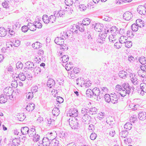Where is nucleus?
<instances>
[{"label":"nucleus","mask_w":146,"mask_h":146,"mask_svg":"<svg viewBox=\"0 0 146 146\" xmlns=\"http://www.w3.org/2000/svg\"><path fill=\"white\" fill-rule=\"evenodd\" d=\"M115 89L120 92V94L122 97H124L127 94L131 95L133 94L135 89L133 87L130 86L127 83H123L122 86L117 85Z\"/></svg>","instance_id":"1"},{"label":"nucleus","mask_w":146,"mask_h":146,"mask_svg":"<svg viewBox=\"0 0 146 146\" xmlns=\"http://www.w3.org/2000/svg\"><path fill=\"white\" fill-rule=\"evenodd\" d=\"M88 111V109L84 108H82V109L81 112L82 115V119L83 122H85L87 121L89 122L91 119V116L87 114Z\"/></svg>","instance_id":"2"},{"label":"nucleus","mask_w":146,"mask_h":146,"mask_svg":"<svg viewBox=\"0 0 146 146\" xmlns=\"http://www.w3.org/2000/svg\"><path fill=\"white\" fill-rule=\"evenodd\" d=\"M69 122L70 126L72 129H78L80 127L79 121L76 117H74L72 119H69Z\"/></svg>","instance_id":"3"},{"label":"nucleus","mask_w":146,"mask_h":146,"mask_svg":"<svg viewBox=\"0 0 146 146\" xmlns=\"http://www.w3.org/2000/svg\"><path fill=\"white\" fill-rule=\"evenodd\" d=\"M93 92V96L96 97V100L99 101L102 96H103L101 94L100 92L99 89L97 88H95L92 90Z\"/></svg>","instance_id":"4"},{"label":"nucleus","mask_w":146,"mask_h":146,"mask_svg":"<svg viewBox=\"0 0 146 146\" xmlns=\"http://www.w3.org/2000/svg\"><path fill=\"white\" fill-rule=\"evenodd\" d=\"M14 90L11 87H7L5 88L4 90V93L5 94V95L7 97L12 96L13 92Z\"/></svg>","instance_id":"5"},{"label":"nucleus","mask_w":146,"mask_h":146,"mask_svg":"<svg viewBox=\"0 0 146 146\" xmlns=\"http://www.w3.org/2000/svg\"><path fill=\"white\" fill-rule=\"evenodd\" d=\"M137 11L141 14L145 15L146 14V3L144 5H139L137 9Z\"/></svg>","instance_id":"6"},{"label":"nucleus","mask_w":146,"mask_h":146,"mask_svg":"<svg viewBox=\"0 0 146 146\" xmlns=\"http://www.w3.org/2000/svg\"><path fill=\"white\" fill-rule=\"evenodd\" d=\"M69 114L70 116L77 118L78 112L77 109L72 108L69 111Z\"/></svg>","instance_id":"7"},{"label":"nucleus","mask_w":146,"mask_h":146,"mask_svg":"<svg viewBox=\"0 0 146 146\" xmlns=\"http://www.w3.org/2000/svg\"><path fill=\"white\" fill-rule=\"evenodd\" d=\"M51 139H49L47 137H44L42 140V144L44 146H50Z\"/></svg>","instance_id":"8"},{"label":"nucleus","mask_w":146,"mask_h":146,"mask_svg":"<svg viewBox=\"0 0 146 146\" xmlns=\"http://www.w3.org/2000/svg\"><path fill=\"white\" fill-rule=\"evenodd\" d=\"M133 17L132 14L131 13L129 12H126L123 15V18L127 21L130 20Z\"/></svg>","instance_id":"9"},{"label":"nucleus","mask_w":146,"mask_h":146,"mask_svg":"<svg viewBox=\"0 0 146 146\" xmlns=\"http://www.w3.org/2000/svg\"><path fill=\"white\" fill-rule=\"evenodd\" d=\"M103 27V25L100 23H96L94 27L95 31L98 32H101Z\"/></svg>","instance_id":"10"},{"label":"nucleus","mask_w":146,"mask_h":146,"mask_svg":"<svg viewBox=\"0 0 146 146\" xmlns=\"http://www.w3.org/2000/svg\"><path fill=\"white\" fill-rule=\"evenodd\" d=\"M84 25L82 23H77V26L76 27V29H79V30L81 32H83L85 30Z\"/></svg>","instance_id":"11"},{"label":"nucleus","mask_w":146,"mask_h":146,"mask_svg":"<svg viewBox=\"0 0 146 146\" xmlns=\"http://www.w3.org/2000/svg\"><path fill=\"white\" fill-rule=\"evenodd\" d=\"M138 75L140 77L144 78L146 77V70L144 69L143 70H139L137 72Z\"/></svg>","instance_id":"12"},{"label":"nucleus","mask_w":146,"mask_h":146,"mask_svg":"<svg viewBox=\"0 0 146 146\" xmlns=\"http://www.w3.org/2000/svg\"><path fill=\"white\" fill-rule=\"evenodd\" d=\"M26 68L31 70H32L34 68V63L30 61H29L25 63Z\"/></svg>","instance_id":"13"},{"label":"nucleus","mask_w":146,"mask_h":146,"mask_svg":"<svg viewBox=\"0 0 146 146\" xmlns=\"http://www.w3.org/2000/svg\"><path fill=\"white\" fill-rule=\"evenodd\" d=\"M64 40L61 37H57L55 38L54 40V42L57 44L62 45V43H64Z\"/></svg>","instance_id":"14"},{"label":"nucleus","mask_w":146,"mask_h":146,"mask_svg":"<svg viewBox=\"0 0 146 146\" xmlns=\"http://www.w3.org/2000/svg\"><path fill=\"white\" fill-rule=\"evenodd\" d=\"M36 131L34 127L29 129L28 135L29 137H33L36 135Z\"/></svg>","instance_id":"15"},{"label":"nucleus","mask_w":146,"mask_h":146,"mask_svg":"<svg viewBox=\"0 0 146 146\" xmlns=\"http://www.w3.org/2000/svg\"><path fill=\"white\" fill-rule=\"evenodd\" d=\"M55 81L52 79H49L47 83V86L49 88H51L53 86L55 85Z\"/></svg>","instance_id":"16"},{"label":"nucleus","mask_w":146,"mask_h":146,"mask_svg":"<svg viewBox=\"0 0 146 146\" xmlns=\"http://www.w3.org/2000/svg\"><path fill=\"white\" fill-rule=\"evenodd\" d=\"M8 97L5 94H1L0 96V103L4 104L6 102L8 99Z\"/></svg>","instance_id":"17"},{"label":"nucleus","mask_w":146,"mask_h":146,"mask_svg":"<svg viewBox=\"0 0 146 146\" xmlns=\"http://www.w3.org/2000/svg\"><path fill=\"white\" fill-rule=\"evenodd\" d=\"M138 117L141 120L145 119L146 118V113L144 111H140L138 114Z\"/></svg>","instance_id":"18"},{"label":"nucleus","mask_w":146,"mask_h":146,"mask_svg":"<svg viewBox=\"0 0 146 146\" xmlns=\"http://www.w3.org/2000/svg\"><path fill=\"white\" fill-rule=\"evenodd\" d=\"M56 11H54V15H51L49 17L48 20H49V23H53L55 21L56 19Z\"/></svg>","instance_id":"19"},{"label":"nucleus","mask_w":146,"mask_h":146,"mask_svg":"<svg viewBox=\"0 0 146 146\" xmlns=\"http://www.w3.org/2000/svg\"><path fill=\"white\" fill-rule=\"evenodd\" d=\"M35 105L33 103H29L27 104L26 107V109L29 111H32L34 110Z\"/></svg>","instance_id":"20"},{"label":"nucleus","mask_w":146,"mask_h":146,"mask_svg":"<svg viewBox=\"0 0 146 146\" xmlns=\"http://www.w3.org/2000/svg\"><path fill=\"white\" fill-rule=\"evenodd\" d=\"M118 74L120 77L123 78H125L127 77L128 75L127 73L123 70L120 71Z\"/></svg>","instance_id":"21"},{"label":"nucleus","mask_w":146,"mask_h":146,"mask_svg":"<svg viewBox=\"0 0 146 146\" xmlns=\"http://www.w3.org/2000/svg\"><path fill=\"white\" fill-rule=\"evenodd\" d=\"M132 77L130 76V80L132 82V83L135 85H136L138 84V79L136 78L135 77L134 75H133V74L131 75Z\"/></svg>","instance_id":"22"},{"label":"nucleus","mask_w":146,"mask_h":146,"mask_svg":"<svg viewBox=\"0 0 146 146\" xmlns=\"http://www.w3.org/2000/svg\"><path fill=\"white\" fill-rule=\"evenodd\" d=\"M7 30L3 27H0V36L4 37L7 34Z\"/></svg>","instance_id":"23"},{"label":"nucleus","mask_w":146,"mask_h":146,"mask_svg":"<svg viewBox=\"0 0 146 146\" xmlns=\"http://www.w3.org/2000/svg\"><path fill=\"white\" fill-rule=\"evenodd\" d=\"M113 96L111 97V102L113 104H116L117 103L118 99L116 95L114 93L113 94Z\"/></svg>","instance_id":"24"},{"label":"nucleus","mask_w":146,"mask_h":146,"mask_svg":"<svg viewBox=\"0 0 146 146\" xmlns=\"http://www.w3.org/2000/svg\"><path fill=\"white\" fill-rule=\"evenodd\" d=\"M29 129L27 127H23L21 129V132L23 135L28 134Z\"/></svg>","instance_id":"25"},{"label":"nucleus","mask_w":146,"mask_h":146,"mask_svg":"<svg viewBox=\"0 0 146 146\" xmlns=\"http://www.w3.org/2000/svg\"><path fill=\"white\" fill-rule=\"evenodd\" d=\"M91 20L88 18H85L84 19L82 22V24L85 26L89 25L91 23Z\"/></svg>","instance_id":"26"},{"label":"nucleus","mask_w":146,"mask_h":146,"mask_svg":"<svg viewBox=\"0 0 146 146\" xmlns=\"http://www.w3.org/2000/svg\"><path fill=\"white\" fill-rule=\"evenodd\" d=\"M41 69L39 67H35L34 70V72L35 76H38L40 74L41 72Z\"/></svg>","instance_id":"27"},{"label":"nucleus","mask_w":146,"mask_h":146,"mask_svg":"<svg viewBox=\"0 0 146 146\" xmlns=\"http://www.w3.org/2000/svg\"><path fill=\"white\" fill-rule=\"evenodd\" d=\"M50 146H59L60 144L58 140L54 139L51 141Z\"/></svg>","instance_id":"28"},{"label":"nucleus","mask_w":146,"mask_h":146,"mask_svg":"<svg viewBox=\"0 0 146 146\" xmlns=\"http://www.w3.org/2000/svg\"><path fill=\"white\" fill-rule=\"evenodd\" d=\"M111 119H107L106 121V123L110 125V128H111L113 126L114 124V120L112 118V117H111Z\"/></svg>","instance_id":"29"},{"label":"nucleus","mask_w":146,"mask_h":146,"mask_svg":"<svg viewBox=\"0 0 146 146\" xmlns=\"http://www.w3.org/2000/svg\"><path fill=\"white\" fill-rule=\"evenodd\" d=\"M136 23L137 24L139 27H144V21L140 19H137L136 21Z\"/></svg>","instance_id":"30"},{"label":"nucleus","mask_w":146,"mask_h":146,"mask_svg":"<svg viewBox=\"0 0 146 146\" xmlns=\"http://www.w3.org/2000/svg\"><path fill=\"white\" fill-rule=\"evenodd\" d=\"M42 44L38 42H36L32 44V46L35 49H38L41 46Z\"/></svg>","instance_id":"31"},{"label":"nucleus","mask_w":146,"mask_h":146,"mask_svg":"<svg viewBox=\"0 0 146 146\" xmlns=\"http://www.w3.org/2000/svg\"><path fill=\"white\" fill-rule=\"evenodd\" d=\"M60 111L58 108H55L53 109L52 113L54 116H57L59 114Z\"/></svg>","instance_id":"32"},{"label":"nucleus","mask_w":146,"mask_h":146,"mask_svg":"<svg viewBox=\"0 0 146 146\" xmlns=\"http://www.w3.org/2000/svg\"><path fill=\"white\" fill-rule=\"evenodd\" d=\"M97 110L95 107L91 108L89 110L88 112L90 114L93 115L97 113Z\"/></svg>","instance_id":"33"},{"label":"nucleus","mask_w":146,"mask_h":146,"mask_svg":"<svg viewBox=\"0 0 146 146\" xmlns=\"http://www.w3.org/2000/svg\"><path fill=\"white\" fill-rule=\"evenodd\" d=\"M19 78V79L21 80L24 81L25 80L26 78L24 74L22 73H20L18 75V76L16 77V78Z\"/></svg>","instance_id":"34"},{"label":"nucleus","mask_w":146,"mask_h":146,"mask_svg":"<svg viewBox=\"0 0 146 146\" xmlns=\"http://www.w3.org/2000/svg\"><path fill=\"white\" fill-rule=\"evenodd\" d=\"M108 94H105L104 96V98L106 102L108 103H109L111 101V97Z\"/></svg>","instance_id":"35"},{"label":"nucleus","mask_w":146,"mask_h":146,"mask_svg":"<svg viewBox=\"0 0 146 146\" xmlns=\"http://www.w3.org/2000/svg\"><path fill=\"white\" fill-rule=\"evenodd\" d=\"M28 26H29V29L31 31H35L36 30V28L34 24L28 23Z\"/></svg>","instance_id":"36"},{"label":"nucleus","mask_w":146,"mask_h":146,"mask_svg":"<svg viewBox=\"0 0 146 146\" xmlns=\"http://www.w3.org/2000/svg\"><path fill=\"white\" fill-rule=\"evenodd\" d=\"M66 32L67 34V36H68V38H69L71 36H72V35L73 33H75L76 34L77 33H78V30H75V31H73L72 30L67 31Z\"/></svg>","instance_id":"37"},{"label":"nucleus","mask_w":146,"mask_h":146,"mask_svg":"<svg viewBox=\"0 0 146 146\" xmlns=\"http://www.w3.org/2000/svg\"><path fill=\"white\" fill-rule=\"evenodd\" d=\"M86 94L88 98H91L93 97V92L92 90L90 89H88L86 92Z\"/></svg>","instance_id":"38"},{"label":"nucleus","mask_w":146,"mask_h":146,"mask_svg":"<svg viewBox=\"0 0 146 146\" xmlns=\"http://www.w3.org/2000/svg\"><path fill=\"white\" fill-rule=\"evenodd\" d=\"M132 125L131 123L127 122L124 125V128L127 130H130L132 128Z\"/></svg>","instance_id":"39"},{"label":"nucleus","mask_w":146,"mask_h":146,"mask_svg":"<svg viewBox=\"0 0 146 146\" xmlns=\"http://www.w3.org/2000/svg\"><path fill=\"white\" fill-rule=\"evenodd\" d=\"M21 26L19 22H17L13 26L12 29L16 31L18 30Z\"/></svg>","instance_id":"40"},{"label":"nucleus","mask_w":146,"mask_h":146,"mask_svg":"<svg viewBox=\"0 0 146 146\" xmlns=\"http://www.w3.org/2000/svg\"><path fill=\"white\" fill-rule=\"evenodd\" d=\"M140 62L142 65H144L146 63V58L143 56H141L139 58Z\"/></svg>","instance_id":"41"},{"label":"nucleus","mask_w":146,"mask_h":146,"mask_svg":"<svg viewBox=\"0 0 146 146\" xmlns=\"http://www.w3.org/2000/svg\"><path fill=\"white\" fill-rule=\"evenodd\" d=\"M127 38L126 36H122L120 37L119 39V41L121 43H125L127 41Z\"/></svg>","instance_id":"42"},{"label":"nucleus","mask_w":146,"mask_h":146,"mask_svg":"<svg viewBox=\"0 0 146 146\" xmlns=\"http://www.w3.org/2000/svg\"><path fill=\"white\" fill-rule=\"evenodd\" d=\"M61 59L62 62L66 63L68 61L69 57L67 55H64L62 56Z\"/></svg>","instance_id":"43"},{"label":"nucleus","mask_w":146,"mask_h":146,"mask_svg":"<svg viewBox=\"0 0 146 146\" xmlns=\"http://www.w3.org/2000/svg\"><path fill=\"white\" fill-rule=\"evenodd\" d=\"M138 25H137V24H132L131 26V28L132 30L136 32L137 31L138 29Z\"/></svg>","instance_id":"44"},{"label":"nucleus","mask_w":146,"mask_h":146,"mask_svg":"<svg viewBox=\"0 0 146 146\" xmlns=\"http://www.w3.org/2000/svg\"><path fill=\"white\" fill-rule=\"evenodd\" d=\"M111 31L112 34L114 33L116 35L117 33H118L119 31H118V28L115 26L112 27L111 28Z\"/></svg>","instance_id":"45"},{"label":"nucleus","mask_w":146,"mask_h":146,"mask_svg":"<svg viewBox=\"0 0 146 146\" xmlns=\"http://www.w3.org/2000/svg\"><path fill=\"white\" fill-rule=\"evenodd\" d=\"M116 35H115V34L113 33L110 36L108 37V39L110 42H111L112 43H114V41L116 40V38H114V36Z\"/></svg>","instance_id":"46"},{"label":"nucleus","mask_w":146,"mask_h":146,"mask_svg":"<svg viewBox=\"0 0 146 146\" xmlns=\"http://www.w3.org/2000/svg\"><path fill=\"white\" fill-rule=\"evenodd\" d=\"M98 42H99L101 44L104 43L105 41V40L104 38H102V36L99 37V36H98V38L96 40Z\"/></svg>","instance_id":"47"},{"label":"nucleus","mask_w":146,"mask_h":146,"mask_svg":"<svg viewBox=\"0 0 146 146\" xmlns=\"http://www.w3.org/2000/svg\"><path fill=\"white\" fill-rule=\"evenodd\" d=\"M128 134V132L127 131V130H123L121 132V137L122 138H125L127 137V136Z\"/></svg>","instance_id":"48"},{"label":"nucleus","mask_w":146,"mask_h":146,"mask_svg":"<svg viewBox=\"0 0 146 146\" xmlns=\"http://www.w3.org/2000/svg\"><path fill=\"white\" fill-rule=\"evenodd\" d=\"M140 89L146 93V83H142L140 84Z\"/></svg>","instance_id":"49"},{"label":"nucleus","mask_w":146,"mask_h":146,"mask_svg":"<svg viewBox=\"0 0 146 146\" xmlns=\"http://www.w3.org/2000/svg\"><path fill=\"white\" fill-rule=\"evenodd\" d=\"M46 119L47 121V123L49 124V126H50L51 125L52 126L54 124V120H52L50 118H46Z\"/></svg>","instance_id":"50"},{"label":"nucleus","mask_w":146,"mask_h":146,"mask_svg":"<svg viewBox=\"0 0 146 146\" xmlns=\"http://www.w3.org/2000/svg\"><path fill=\"white\" fill-rule=\"evenodd\" d=\"M60 49L63 51H66L68 50V47L66 44L62 43V45H60Z\"/></svg>","instance_id":"51"},{"label":"nucleus","mask_w":146,"mask_h":146,"mask_svg":"<svg viewBox=\"0 0 146 146\" xmlns=\"http://www.w3.org/2000/svg\"><path fill=\"white\" fill-rule=\"evenodd\" d=\"M7 31L9 32V33L10 34V35H13L15 34V30H14V29H11L10 28H7Z\"/></svg>","instance_id":"52"},{"label":"nucleus","mask_w":146,"mask_h":146,"mask_svg":"<svg viewBox=\"0 0 146 146\" xmlns=\"http://www.w3.org/2000/svg\"><path fill=\"white\" fill-rule=\"evenodd\" d=\"M34 25L36 27V29L38 28V29H40L42 28V25L41 23L39 22L35 21Z\"/></svg>","instance_id":"53"},{"label":"nucleus","mask_w":146,"mask_h":146,"mask_svg":"<svg viewBox=\"0 0 146 146\" xmlns=\"http://www.w3.org/2000/svg\"><path fill=\"white\" fill-rule=\"evenodd\" d=\"M33 92H29L27 94L26 97L28 99H31L33 98Z\"/></svg>","instance_id":"54"},{"label":"nucleus","mask_w":146,"mask_h":146,"mask_svg":"<svg viewBox=\"0 0 146 146\" xmlns=\"http://www.w3.org/2000/svg\"><path fill=\"white\" fill-rule=\"evenodd\" d=\"M92 84L91 82L89 80H87L86 82L84 81V83H83V85H84L85 86L86 88H88L89 86H90Z\"/></svg>","instance_id":"55"},{"label":"nucleus","mask_w":146,"mask_h":146,"mask_svg":"<svg viewBox=\"0 0 146 146\" xmlns=\"http://www.w3.org/2000/svg\"><path fill=\"white\" fill-rule=\"evenodd\" d=\"M121 44L122 43H120V42H116L114 44V47L117 49H119L122 46V45Z\"/></svg>","instance_id":"56"},{"label":"nucleus","mask_w":146,"mask_h":146,"mask_svg":"<svg viewBox=\"0 0 146 146\" xmlns=\"http://www.w3.org/2000/svg\"><path fill=\"white\" fill-rule=\"evenodd\" d=\"M125 46L128 48H130L132 46V42L131 41H127L125 43Z\"/></svg>","instance_id":"57"},{"label":"nucleus","mask_w":146,"mask_h":146,"mask_svg":"<svg viewBox=\"0 0 146 146\" xmlns=\"http://www.w3.org/2000/svg\"><path fill=\"white\" fill-rule=\"evenodd\" d=\"M124 142L126 144L128 145L132 141L131 138L130 137L127 138L125 139Z\"/></svg>","instance_id":"58"},{"label":"nucleus","mask_w":146,"mask_h":146,"mask_svg":"<svg viewBox=\"0 0 146 146\" xmlns=\"http://www.w3.org/2000/svg\"><path fill=\"white\" fill-rule=\"evenodd\" d=\"M97 137L96 134L95 133H92L90 135V138L92 140H94Z\"/></svg>","instance_id":"59"},{"label":"nucleus","mask_w":146,"mask_h":146,"mask_svg":"<svg viewBox=\"0 0 146 146\" xmlns=\"http://www.w3.org/2000/svg\"><path fill=\"white\" fill-rule=\"evenodd\" d=\"M67 133L64 132H62L60 133L59 136L60 137L62 138H64L66 137Z\"/></svg>","instance_id":"60"},{"label":"nucleus","mask_w":146,"mask_h":146,"mask_svg":"<svg viewBox=\"0 0 146 146\" xmlns=\"http://www.w3.org/2000/svg\"><path fill=\"white\" fill-rule=\"evenodd\" d=\"M40 136L38 134L35 135L33 137V140L34 142H37L39 140Z\"/></svg>","instance_id":"61"},{"label":"nucleus","mask_w":146,"mask_h":146,"mask_svg":"<svg viewBox=\"0 0 146 146\" xmlns=\"http://www.w3.org/2000/svg\"><path fill=\"white\" fill-rule=\"evenodd\" d=\"M56 101L57 102L60 104L63 102L64 100L63 98L61 97H57L56 98Z\"/></svg>","instance_id":"62"},{"label":"nucleus","mask_w":146,"mask_h":146,"mask_svg":"<svg viewBox=\"0 0 146 146\" xmlns=\"http://www.w3.org/2000/svg\"><path fill=\"white\" fill-rule=\"evenodd\" d=\"M28 26H24L22 27L21 28V30L24 33H25L27 32L28 29H29Z\"/></svg>","instance_id":"63"},{"label":"nucleus","mask_w":146,"mask_h":146,"mask_svg":"<svg viewBox=\"0 0 146 146\" xmlns=\"http://www.w3.org/2000/svg\"><path fill=\"white\" fill-rule=\"evenodd\" d=\"M16 66L18 68H20L21 69L23 67V64L20 62H18L16 64Z\"/></svg>","instance_id":"64"}]
</instances>
